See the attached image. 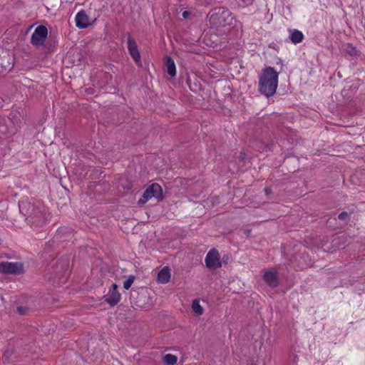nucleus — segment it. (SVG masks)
<instances>
[{"mask_svg":"<svg viewBox=\"0 0 365 365\" xmlns=\"http://www.w3.org/2000/svg\"><path fill=\"white\" fill-rule=\"evenodd\" d=\"M264 193L265 195L268 197L269 196V195H271L272 193V189L269 187H266L264 189Z\"/></svg>","mask_w":365,"mask_h":365,"instance_id":"32","label":"nucleus"},{"mask_svg":"<svg viewBox=\"0 0 365 365\" xmlns=\"http://www.w3.org/2000/svg\"><path fill=\"white\" fill-rule=\"evenodd\" d=\"M147 298L146 292L143 290L138 292L137 290L132 289L130 291V299L131 303L140 308L145 307V299Z\"/></svg>","mask_w":365,"mask_h":365,"instance_id":"12","label":"nucleus"},{"mask_svg":"<svg viewBox=\"0 0 365 365\" xmlns=\"http://www.w3.org/2000/svg\"><path fill=\"white\" fill-rule=\"evenodd\" d=\"M349 215L347 212H341L338 215V219L340 220H346L349 218Z\"/></svg>","mask_w":365,"mask_h":365,"instance_id":"29","label":"nucleus"},{"mask_svg":"<svg viewBox=\"0 0 365 365\" xmlns=\"http://www.w3.org/2000/svg\"><path fill=\"white\" fill-rule=\"evenodd\" d=\"M342 53L345 56L356 58L359 56L360 52L351 43H347L342 46Z\"/></svg>","mask_w":365,"mask_h":365,"instance_id":"18","label":"nucleus"},{"mask_svg":"<svg viewBox=\"0 0 365 365\" xmlns=\"http://www.w3.org/2000/svg\"><path fill=\"white\" fill-rule=\"evenodd\" d=\"M170 279V269L169 267H164L158 274L157 280L159 283L166 284Z\"/></svg>","mask_w":365,"mask_h":365,"instance_id":"20","label":"nucleus"},{"mask_svg":"<svg viewBox=\"0 0 365 365\" xmlns=\"http://www.w3.org/2000/svg\"><path fill=\"white\" fill-rule=\"evenodd\" d=\"M264 281L272 287H277L279 284L277 272L268 271L264 274Z\"/></svg>","mask_w":365,"mask_h":365,"instance_id":"19","label":"nucleus"},{"mask_svg":"<svg viewBox=\"0 0 365 365\" xmlns=\"http://www.w3.org/2000/svg\"><path fill=\"white\" fill-rule=\"evenodd\" d=\"M245 158H246V153L243 150H242L239 153V155L236 158V163H243L245 160Z\"/></svg>","mask_w":365,"mask_h":365,"instance_id":"28","label":"nucleus"},{"mask_svg":"<svg viewBox=\"0 0 365 365\" xmlns=\"http://www.w3.org/2000/svg\"><path fill=\"white\" fill-rule=\"evenodd\" d=\"M56 46V41L50 42V41H48L46 43H44V45L43 47L46 48L48 52H53Z\"/></svg>","mask_w":365,"mask_h":365,"instance_id":"26","label":"nucleus"},{"mask_svg":"<svg viewBox=\"0 0 365 365\" xmlns=\"http://www.w3.org/2000/svg\"><path fill=\"white\" fill-rule=\"evenodd\" d=\"M3 103H4V99L1 97H0V107L3 106Z\"/></svg>","mask_w":365,"mask_h":365,"instance_id":"34","label":"nucleus"},{"mask_svg":"<svg viewBox=\"0 0 365 365\" xmlns=\"http://www.w3.org/2000/svg\"><path fill=\"white\" fill-rule=\"evenodd\" d=\"M21 115L12 110L6 118L0 117V136H11L16 133L21 125Z\"/></svg>","mask_w":365,"mask_h":365,"instance_id":"4","label":"nucleus"},{"mask_svg":"<svg viewBox=\"0 0 365 365\" xmlns=\"http://www.w3.org/2000/svg\"><path fill=\"white\" fill-rule=\"evenodd\" d=\"M53 281L58 284H64L70 274V260L68 257L58 259L55 266L53 267Z\"/></svg>","mask_w":365,"mask_h":365,"instance_id":"5","label":"nucleus"},{"mask_svg":"<svg viewBox=\"0 0 365 365\" xmlns=\"http://www.w3.org/2000/svg\"><path fill=\"white\" fill-rule=\"evenodd\" d=\"M185 83L190 90L193 93H197L201 88V84L195 75L190 76L187 73L185 74Z\"/></svg>","mask_w":365,"mask_h":365,"instance_id":"15","label":"nucleus"},{"mask_svg":"<svg viewBox=\"0 0 365 365\" xmlns=\"http://www.w3.org/2000/svg\"><path fill=\"white\" fill-rule=\"evenodd\" d=\"M19 211L31 225H41L45 222V206L41 201L23 199L19 202Z\"/></svg>","mask_w":365,"mask_h":365,"instance_id":"1","label":"nucleus"},{"mask_svg":"<svg viewBox=\"0 0 365 365\" xmlns=\"http://www.w3.org/2000/svg\"><path fill=\"white\" fill-rule=\"evenodd\" d=\"M48 36V29L43 25L38 26L31 37V43L37 48L43 46Z\"/></svg>","mask_w":365,"mask_h":365,"instance_id":"7","label":"nucleus"},{"mask_svg":"<svg viewBox=\"0 0 365 365\" xmlns=\"http://www.w3.org/2000/svg\"><path fill=\"white\" fill-rule=\"evenodd\" d=\"M291 41L294 43H301L304 39V34L302 31L294 29L289 36Z\"/></svg>","mask_w":365,"mask_h":365,"instance_id":"22","label":"nucleus"},{"mask_svg":"<svg viewBox=\"0 0 365 365\" xmlns=\"http://www.w3.org/2000/svg\"><path fill=\"white\" fill-rule=\"evenodd\" d=\"M29 310L28 307L19 306L16 307V311L20 315H26Z\"/></svg>","mask_w":365,"mask_h":365,"instance_id":"27","label":"nucleus"},{"mask_svg":"<svg viewBox=\"0 0 365 365\" xmlns=\"http://www.w3.org/2000/svg\"><path fill=\"white\" fill-rule=\"evenodd\" d=\"M250 232V231H247V235H249V233Z\"/></svg>","mask_w":365,"mask_h":365,"instance_id":"35","label":"nucleus"},{"mask_svg":"<svg viewBox=\"0 0 365 365\" xmlns=\"http://www.w3.org/2000/svg\"><path fill=\"white\" fill-rule=\"evenodd\" d=\"M178 358L176 356L168 354L163 356V361L167 365H175L177 363Z\"/></svg>","mask_w":365,"mask_h":365,"instance_id":"24","label":"nucleus"},{"mask_svg":"<svg viewBox=\"0 0 365 365\" xmlns=\"http://www.w3.org/2000/svg\"><path fill=\"white\" fill-rule=\"evenodd\" d=\"M73 235V230L69 227H63L58 229L55 238L62 240L63 241L68 240L70 237Z\"/></svg>","mask_w":365,"mask_h":365,"instance_id":"16","label":"nucleus"},{"mask_svg":"<svg viewBox=\"0 0 365 365\" xmlns=\"http://www.w3.org/2000/svg\"><path fill=\"white\" fill-rule=\"evenodd\" d=\"M210 24L213 27H225L232 24L235 19L232 13L225 7H215L207 14Z\"/></svg>","mask_w":365,"mask_h":365,"instance_id":"3","label":"nucleus"},{"mask_svg":"<svg viewBox=\"0 0 365 365\" xmlns=\"http://www.w3.org/2000/svg\"><path fill=\"white\" fill-rule=\"evenodd\" d=\"M192 309L195 314L197 316L203 314V308L200 304L198 299H194L192 303Z\"/></svg>","mask_w":365,"mask_h":365,"instance_id":"23","label":"nucleus"},{"mask_svg":"<svg viewBox=\"0 0 365 365\" xmlns=\"http://www.w3.org/2000/svg\"><path fill=\"white\" fill-rule=\"evenodd\" d=\"M18 358L19 354L13 347L7 348L2 355V361L4 364H9L17 361Z\"/></svg>","mask_w":365,"mask_h":365,"instance_id":"14","label":"nucleus"},{"mask_svg":"<svg viewBox=\"0 0 365 365\" xmlns=\"http://www.w3.org/2000/svg\"><path fill=\"white\" fill-rule=\"evenodd\" d=\"M164 64L168 74L172 77L175 76L176 74V68L173 59L170 56H166L165 58Z\"/></svg>","mask_w":365,"mask_h":365,"instance_id":"21","label":"nucleus"},{"mask_svg":"<svg viewBox=\"0 0 365 365\" xmlns=\"http://www.w3.org/2000/svg\"><path fill=\"white\" fill-rule=\"evenodd\" d=\"M0 273L4 274L19 275L24 273V269L21 262H1Z\"/></svg>","mask_w":365,"mask_h":365,"instance_id":"8","label":"nucleus"},{"mask_svg":"<svg viewBox=\"0 0 365 365\" xmlns=\"http://www.w3.org/2000/svg\"><path fill=\"white\" fill-rule=\"evenodd\" d=\"M190 15V13L188 11H185L182 12V16L184 19H187Z\"/></svg>","mask_w":365,"mask_h":365,"instance_id":"33","label":"nucleus"},{"mask_svg":"<svg viewBox=\"0 0 365 365\" xmlns=\"http://www.w3.org/2000/svg\"><path fill=\"white\" fill-rule=\"evenodd\" d=\"M154 197L158 202L164 199L163 189L158 183H153L148 186L143 194V199L138 200V204H145L148 200Z\"/></svg>","mask_w":365,"mask_h":365,"instance_id":"6","label":"nucleus"},{"mask_svg":"<svg viewBox=\"0 0 365 365\" xmlns=\"http://www.w3.org/2000/svg\"><path fill=\"white\" fill-rule=\"evenodd\" d=\"M229 260L230 257L227 255H225L221 259H220V262H222V265L227 264Z\"/></svg>","mask_w":365,"mask_h":365,"instance_id":"30","label":"nucleus"},{"mask_svg":"<svg viewBox=\"0 0 365 365\" xmlns=\"http://www.w3.org/2000/svg\"><path fill=\"white\" fill-rule=\"evenodd\" d=\"M205 264L208 269H217L222 267V262H220L218 251L215 248L211 249L205 257Z\"/></svg>","mask_w":365,"mask_h":365,"instance_id":"10","label":"nucleus"},{"mask_svg":"<svg viewBox=\"0 0 365 365\" xmlns=\"http://www.w3.org/2000/svg\"><path fill=\"white\" fill-rule=\"evenodd\" d=\"M105 302L110 306L116 305L120 299V294L118 291V285L113 283L110 288L108 293L103 297Z\"/></svg>","mask_w":365,"mask_h":365,"instance_id":"11","label":"nucleus"},{"mask_svg":"<svg viewBox=\"0 0 365 365\" xmlns=\"http://www.w3.org/2000/svg\"><path fill=\"white\" fill-rule=\"evenodd\" d=\"M135 276L130 275L128 279L123 282V288L125 289H129L135 280Z\"/></svg>","mask_w":365,"mask_h":365,"instance_id":"25","label":"nucleus"},{"mask_svg":"<svg viewBox=\"0 0 365 365\" xmlns=\"http://www.w3.org/2000/svg\"><path fill=\"white\" fill-rule=\"evenodd\" d=\"M123 189L128 192L132 190L133 188V184L130 182H128V183L125 185H123Z\"/></svg>","mask_w":365,"mask_h":365,"instance_id":"31","label":"nucleus"},{"mask_svg":"<svg viewBox=\"0 0 365 365\" xmlns=\"http://www.w3.org/2000/svg\"><path fill=\"white\" fill-rule=\"evenodd\" d=\"M127 47L128 52L133 59L134 62L138 66H142L141 56L138 48L137 43L134 38H132L130 33L127 34Z\"/></svg>","mask_w":365,"mask_h":365,"instance_id":"9","label":"nucleus"},{"mask_svg":"<svg viewBox=\"0 0 365 365\" xmlns=\"http://www.w3.org/2000/svg\"><path fill=\"white\" fill-rule=\"evenodd\" d=\"M13 68L9 56H0V75H5Z\"/></svg>","mask_w":365,"mask_h":365,"instance_id":"17","label":"nucleus"},{"mask_svg":"<svg viewBox=\"0 0 365 365\" xmlns=\"http://www.w3.org/2000/svg\"><path fill=\"white\" fill-rule=\"evenodd\" d=\"M75 20L76 27L81 29H86L92 24L89 21L88 16L84 10H81L77 13Z\"/></svg>","mask_w":365,"mask_h":365,"instance_id":"13","label":"nucleus"},{"mask_svg":"<svg viewBox=\"0 0 365 365\" xmlns=\"http://www.w3.org/2000/svg\"><path fill=\"white\" fill-rule=\"evenodd\" d=\"M278 78L279 73L274 68L267 66L263 68L259 76V92L267 98L273 96L277 88Z\"/></svg>","mask_w":365,"mask_h":365,"instance_id":"2","label":"nucleus"}]
</instances>
